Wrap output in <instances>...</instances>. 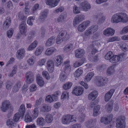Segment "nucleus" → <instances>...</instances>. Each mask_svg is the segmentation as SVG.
<instances>
[{
  "mask_svg": "<svg viewBox=\"0 0 128 128\" xmlns=\"http://www.w3.org/2000/svg\"><path fill=\"white\" fill-rule=\"evenodd\" d=\"M124 54L122 53L118 55H114L112 51L108 52L104 56L105 59L112 63L122 60L125 58Z\"/></svg>",
  "mask_w": 128,
  "mask_h": 128,
  "instance_id": "f257e3e1",
  "label": "nucleus"
},
{
  "mask_svg": "<svg viewBox=\"0 0 128 128\" xmlns=\"http://www.w3.org/2000/svg\"><path fill=\"white\" fill-rule=\"evenodd\" d=\"M128 21V16L126 14L120 12L114 15L112 17L111 21L112 23L120 22L126 23Z\"/></svg>",
  "mask_w": 128,
  "mask_h": 128,
  "instance_id": "f03ea898",
  "label": "nucleus"
},
{
  "mask_svg": "<svg viewBox=\"0 0 128 128\" xmlns=\"http://www.w3.org/2000/svg\"><path fill=\"white\" fill-rule=\"evenodd\" d=\"M76 118L74 115L67 114L62 116L61 122L64 124H68L71 122H76Z\"/></svg>",
  "mask_w": 128,
  "mask_h": 128,
  "instance_id": "7ed1b4c3",
  "label": "nucleus"
},
{
  "mask_svg": "<svg viewBox=\"0 0 128 128\" xmlns=\"http://www.w3.org/2000/svg\"><path fill=\"white\" fill-rule=\"evenodd\" d=\"M96 85L98 86H102L106 85L108 82V80L106 77L101 76H96L95 79Z\"/></svg>",
  "mask_w": 128,
  "mask_h": 128,
  "instance_id": "20e7f679",
  "label": "nucleus"
},
{
  "mask_svg": "<svg viewBox=\"0 0 128 128\" xmlns=\"http://www.w3.org/2000/svg\"><path fill=\"white\" fill-rule=\"evenodd\" d=\"M125 118L123 116L118 117L116 121V127L117 128H124L125 125Z\"/></svg>",
  "mask_w": 128,
  "mask_h": 128,
  "instance_id": "39448f33",
  "label": "nucleus"
},
{
  "mask_svg": "<svg viewBox=\"0 0 128 128\" xmlns=\"http://www.w3.org/2000/svg\"><path fill=\"white\" fill-rule=\"evenodd\" d=\"M25 78L27 84H30L32 82L34 78V73L31 71L27 72L26 74Z\"/></svg>",
  "mask_w": 128,
  "mask_h": 128,
  "instance_id": "423d86ee",
  "label": "nucleus"
},
{
  "mask_svg": "<svg viewBox=\"0 0 128 128\" xmlns=\"http://www.w3.org/2000/svg\"><path fill=\"white\" fill-rule=\"evenodd\" d=\"M90 23V21L89 20L83 22L78 26L77 28L78 30L80 32H83L89 26Z\"/></svg>",
  "mask_w": 128,
  "mask_h": 128,
  "instance_id": "0eeeda50",
  "label": "nucleus"
},
{
  "mask_svg": "<svg viewBox=\"0 0 128 128\" xmlns=\"http://www.w3.org/2000/svg\"><path fill=\"white\" fill-rule=\"evenodd\" d=\"M11 106V104L8 100H5L2 103V105L0 106V108L2 111L5 112L8 110Z\"/></svg>",
  "mask_w": 128,
  "mask_h": 128,
  "instance_id": "6e6552de",
  "label": "nucleus"
},
{
  "mask_svg": "<svg viewBox=\"0 0 128 128\" xmlns=\"http://www.w3.org/2000/svg\"><path fill=\"white\" fill-rule=\"evenodd\" d=\"M84 91L83 88L81 86L75 87L73 90L72 93L77 96H80L83 94Z\"/></svg>",
  "mask_w": 128,
  "mask_h": 128,
  "instance_id": "1a4fd4ad",
  "label": "nucleus"
},
{
  "mask_svg": "<svg viewBox=\"0 0 128 128\" xmlns=\"http://www.w3.org/2000/svg\"><path fill=\"white\" fill-rule=\"evenodd\" d=\"M54 63L53 61L49 60L47 62V68L50 72L52 73L54 70Z\"/></svg>",
  "mask_w": 128,
  "mask_h": 128,
  "instance_id": "9d476101",
  "label": "nucleus"
},
{
  "mask_svg": "<svg viewBox=\"0 0 128 128\" xmlns=\"http://www.w3.org/2000/svg\"><path fill=\"white\" fill-rule=\"evenodd\" d=\"M80 8L82 10L85 11H87L90 9V4L88 2H85L81 3L80 5Z\"/></svg>",
  "mask_w": 128,
  "mask_h": 128,
  "instance_id": "9b49d317",
  "label": "nucleus"
},
{
  "mask_svg": "<svg viewBox=\"0 0 128 128\" xmlns=\"http://www.w3.org/2000/svg\"><path fill=\"white\" fill-rule=\"evenodd\" d=\"M16 53V56L17 58L21 59L24 56L25 51L23 48H21L18 50Z\"/></svg>",
  "mask_w": 128,
  "mask_h": 128,
  "instance_id": "f8f14e48",
  "label": "nucleus"
},
{
  "mask_svg": "<svg viewBox=\"0 0 128 128\" xmlns=\"http://www.w3.org/2000/svg\"><path fill=\"white\" fill-rule=\"evenodd\" d=\"M59 36H58L56 39V42L59 44L63 41H66L69 39L70 36L69 34H67L62 38H59Z\"/></svg>",
  "mask_w": 128,
  "mask_h": 128,
  "instance_id": "ddd939ff",
  "label": "nucleus"
},
{
  "mask_svg": "<svg viewBox=\"0 0 128 128\" xmlns=\"http://www.w3.org/2000/svg\"><path fill=\"white\" fill-rule=\"evenodd\" d=\"M85 16L82 14H79L77 16L74 20V24L76 25L81 22L84 19Z\"/></svg>",
  "mask_w": 128,
  "mask_h": 128,
  "instance_id": "4468645a",
  "label": "nucleus"
},
{
  "mask_svg": "<svg viewBox=\"0 0 128 128\" xmlns=\"http://www.w3.org/2000/svg\"><path fill=\"white\" fill-rule=\"evenodd\" d=\"M114 91V90L112 89L105 94L104 99L106 102H108L111 98Z\"/></svg>",
  "mask_w": 128,
  "mask_h": 128,
  "instance_id": "2eb2a0df",
  "label": "nucleus"
},
{
  "mask_svg": "<svg viewBox=\"0 0 128 128\" xmlns=\"http://www.w3.org/2000/svg\"><path fill=\"white\" fill-rule=\"evenodd\" d=\"M115 32V30L110 28H108L105 30L103 32L104 34L106 36H113Z\"/></svg>",
  "mask_w": 128,
  "mask_h": 128,
  "instance_id": "dca6fc26",
  "label": "nucleus"
},
{
  "mask_svg": "<svg viewBox=\"0 0 128 128\" xmlns=\"http://www.w3.org/2000/svg\"><path fill=\"white\" fill-rule=\"evenodd\" d=\"M112 115H109L107 118L102 117L101 118L100 122H103L105 124H108L112 120Z\"/></svg>",
  "mask_w": 128,
  "mask_h": 128,
  "instance_id": "f3484780",
  "label": "nucleus"
},
{
  "mask_svg": "<svg viewBox=\"0 0 128 128\" xmlns=\"http://www.w3.org/2000/svg\"><path fill=\"white\" fill-rule=\"evenodd\" d=\"M98 93L96 91L94 90L90 92L88 95V98L89 100H94L98 96Z\"/></svg>",
  "mask_w": 128,
  "mask_h": 128,
  "instance_id": "a211bd4d",
  "label": "nucleus"
},
{
  "mask_svg": "<svg viewBox=\"0 0 128 128\" xmlns=\"http://www.w3.org/2000/svg\"><path fill=\"white\" fill-rule=\"evenodd\" d=\"M11 23V20L9 17L7 18L6 20L4 21V24L3 25V28L4 30H6L8 29Z\"/></svg>",
  "mask_w": 128,
  "mask_h": 128,
  "instance_id": "6ab92c4d",
  "label": "nucleus"
},
{
  "mask_svg": "<svg viewBox=\"0 0 128 128\" xmlns=\"http://www.w3.org/2000/svg\"><path fill=\"white\" fill-rule=\"evenodd\" d=\"M60 1V0H47L46 2V4L52 7L56 6Z\"/></svg>",
  "mask_w": 128,
  "mask_h": 128,
  "instance_id": "aec40b11",
  "label": "nucleus"
},
{
  "mask_svg": "<svg viewBox=\"0 0 128 128\" xmlns=\"http://www.w3.org/2000/svg\"><path fill=\"white\" fill-rule=\"evenodd\" d=\"M26 23H22L20 25V33L22 34H25L26 32Z\"/></svg>",
  "mask_w": 128,
  "mask_h": 128,
  "instance_id": "412c9836",
  "label": "nucleus"
},
{
  "mask_svg": "<svg viewBox=\"0 0 128 128\" xmlns=\"http://www.w3.org/2000/svg\"><path fill=\"white\" fill-rule=\"evenodd\" d=\"M85 53V52L83 49H79L75 51V52L76 57L78 58L82 57Z\"/></svg>",
  "mask_w": 128,
  "mask_h": 128,
  "instance_id": "4be33fe9",
  "label": "nucleus"
},
{
  "mask_svg": "<svg viewBox=\"0 0 128 128\" xmlns=\"http://www.w3.org/2000/svg\"><path fill=\"white\" fill-rule=\"evenodd\" d=\"M95 18L98 20L99 23L100 24L104 22L105 19V16L101 13L98 14L95 16Z\"/></svg>",
  "mask_w": 128,
  "mask_h": 128,
  "instance_id": "5701e85b",
  "label": "nucleus"
},
{
  "mask_svg": "<svg viewBox=\"0 0 128 128\" xmlns=\"http://www.w3.org/2000/svg\"><path fill=\"white\" fill-rule=\"evenodd\" d=\"M55 37L53 36L48 38L45 43L46 46L48 47L53 44L55 41Z\"/></svg>",
  "mask_w": 128,
  "mask_h": 128,
  "instance_id": "b1692460",
  "label": "nucleus"
},
{
  "mask_svg": "<svg viewBox=\"0 0 128 128\" xmlns=\"http://www.w3.org/2000/svg\"><path fill=\"white\" fill-rule=\"evenodd\" d=\"M48 11L47 10H45L42 12L40 15V16L39 19L41 22H44L45 19L47 16Z\"/></svg>",
  "mask_w": 128,
  "mask_h": 128,
  "instance_id": "393cba45",
  "label": "nucleus"
},
{
  "mask_svg": "<svg viewBox=\"0 0 128 128\" xmlns=\"http://www.w3.org/2000/svg\"><path fill=\"white\" fill-rule=\"evenodd\" d=\"M96 122V119H91L87 121L85 123L86 126L88 128L91 127L95 126Z\"/></svg>",
  "mask_w": 128,
  "mask_h": 128,
  "instance_id": "a878e982",
  "label": "nucleus"
},
{
  "mask_svg": "<svg viewBox=\"0 0 128 128\" xmlns=\"http://www.w3.org/2000/svg\"><path fill=\"white\" fill-rule=\"evenodd\" d=\"M51 109L50 106L46 104H44L42 105L40 108L41 112H45L49 111Z\"/></svg>",
  "mask_w": 128,
  "mask_h": 128,
  "instance_id": "bb28decb",
  "label": "nucleus"
},
{
  "mask_svg": "<svg viewBox=\"0 0 128 128\" xmlns=\"http://www.w3.org/2000/svg\"><path fill=\"white\" fill-rule=\"evenodd\" d=\"M56 60L55 61V65L57 66L60 65L63 62L62 57L60 56H57L56 58Z\"/></svg>",
  "mask_w": 128,
  "mask_h": 128,
  "instance_id": "cd10ccee",
  "label": "nucleus"
},
{
  "mask_svg": "<svg viewBox=\"0 0 128 128\" xmlns=\"http://www.w3.org/2000/svg\"><path fill=\"white\" fill-rule=\"evenodd\" d=\"M113 103V100H110L106 105V108L108 112L110 113L112 111L113 108L112 106Z\"/></svg>",
  "mask_w": 128,
  "mask_h": 128,
  "instance_id": "c85d7f7f",
  "label": "nucleus"
},
{
  "mask_svg": "<svg viewBox=\"0 0 128 128\" xmlns=\"http://www.w3.org/2000/svg\"><path fill=\"white\" fill-rule=\"evenodd\" d=\"M70 62L69 61H66L64 62L65 67L64 68V72H68L70 71L71 70V67L69 64Z\"/></svg>",
  "mask_w": 128,
  "mask_h": 128,
  "instance_id": "c756f323",
  "label": "nucleus"
},
{
  "mask_svg": "<svg viewBox=\"0 0 128 128\" xmlns=\"http://www.w3.org/2000/svg\"><path fill=\"white\" fill-rule=\"evenodd\" d=\"M21 83L20 81H18L16 82L12 88V91L14 92H16L18 90L21 86Z\"/></svg>",
  "mask_w": 128,
  "mask_h": 128,
  "instance_id": "7c9ffc66",
  "label": "nucleus"
},
{
  "mask_svg": "<svg viewBox=\"0 0 128 128\" xmlns=\"http://www.w3.org/2000/svg\"><path fill=\"white\" fill-rule=\"evenodd\" d=\"M18 112H19L21 115L22 118H23L25 112V106L24 104H22L20 106L18 110Z\"/></svg>",
  "mask_w": 128,
  "mask_h": 128,
  "instance_id": "2f4dec72",
  "label": "nucleus"
},
{
  "mask_svg": "<svg viewBox=\"0 0 128 128\" xmlns=\"http://www.w3.org/2000/svg\"><path fill=\"white\" fill-rule=\"evenodd\" d=\"M66 15L65 13L62 14L59 16L57 19V21L58 22H63L66 20Z\"/></svg>",
  "mask_w": 128,
  "mask_h": 128,
  "instance_id": "473e14b6",
  "label": "nucleus"
},
{
  "mask_svg": "<svg viewBox=\"0 0 128 128\" xmlns=\"http://www.w3.org/2000/svg\"><path fill=\"white\" fill-rule=\"evenodd\" d=\"M94 75L93 72H91L88 73L85 77L84 81L86 82L90 81Z\"/></svg>",
  "mask_w": 128,
  "mask_h": 128,
  "instance_id": "72a5a7b5",
  "label": "nucleus"
},
{
  "mask_svg": "<svg viewBox=\"0 0 128 128\" xmlns=\"http://www.w3.org/2000/svg\"><path fill=\"white\" fill-rule=\"evenodd\" d=\"M36 81L37 84L40 86H43L44 82L43 78L40 76H38L36 78Z\"/></svg>",
  "mask_w": 128,
  "mask_h": 128,
  "instance_id": "f704fd0d",
  "label": "nucleus"
},
{
  "mask_svg": "<svg viewBox=\"0 0 128 128\" xmlns=\"http://www.w3.org/2000/svg\"><path fill=\"white\" fill-rule=\"evenodd\" d=\"M38 42L36 40L34 41L28 46L27 49L28 51L32 50H34L37 46Z\"/></svg>",
  "mask_w": 128,
  "mask_h": 128,
  "instance_id": "c9c22d12",
  "label": "nucleus"
},
{
  "mask_svg": "<svg viewBox=\"0 0 128 128\" xmlns=\"http://www.w3.org/2000/svg\"><path fill=\"white\" fill-rule=\"evenodd\" d=\"M56 50L54 48L52 47L48 48L45 51V53L47 56H49L52 54Z\"/></svg>",
  "mask_w": 128,
  "mask_h": 128,
  "instance_id": "e433bc0d",
  "label": "nucleus"
},
{
  "mask_svg": "<svg viewBox=\"0 0 128 128\" xmlns=\"http://www.w3.org/2000/svg\"><path fill=\"white\" fill-rule=\"evenodd\" d=\"M82 70L81 68H80L75 71L74 74V76L76 78H78L82 74Z\"/></svg>",
  "mask_w": 128,
  "mask_h": 128,
  "instance_id": "4c0bfd02",
  "label": "nucleus"
},
{
  "mask_svg": "<svg viewBox=\"0 0 128 128\" xmlns=\"http://www.w3.org/2000/svg\"><path fill=\"white\" fill-rule=\"evenodd\" d=\"M120 47L121 49L124 52H126L128 50V45L126 43L122 42L120 45Z\"/></svg>",
  "mask_w": 128,
  "mask_h": 128,
  "instance_id": "58836bf2",
  "label": "nucleus"
},
{
  "mask_svg": "<svg viewBox=\"0 0 128 128\" xmlns=\"http://www.w3.org/2000/svg\"><path fill=\"white\" fill-rule=\"evenodd\" d=\"M53 120V118L52 115L48 114L46 116L45 120L48 123L51 122Z\"/></svg>",
  "mask_w": 128,
  "mask_h": 128,
  "instance_id": "ea45409f",
  "label": "nucleus"
},
{
  "mask_svg": "<svg viewBox=\"0 0 128 128\" xmlns=\"http://www.w3.org/2000/svg\"><path fill=\"white\" fill-rule=\"evenodd\" d=\"M100 108V105L96 106L95 107L94 110L93 115L94 116H97L99 114V110Z\"/></svg>",
  "mask_w": 128,
  "mask_h": 128,
  "instance_id": "a19ab883",
  "label": "nucleus"
},
{
  "mask_svg": "<svg viewBox=\"0 0 128 128\" xmlns=\"http://www.w3.org/2000/svg\"><path fill=\"white\" fill-rule=\"evenodd\" d=\"M98 28V26L96 25L92 26L88 28L90 32H92V34L96 32Z\"/></svg>",
  "mask_w": 128,
  "mask_h": 128,
  "instance_id": "79ce46f5",
  "label": "nucleus"
},
{
  "mask_svg": "<svg viewBox=\"0 0 128 128\" xmlns=\"http://www.w3.org/2000/svg\"><path fill=\"white\" fill-rule=\"evenodd\" d=\"M98 28V26L96 25L92 26L88 28L90 32H92V34L96 32Z\"/></svg>",
  "mask_w": 128,
  "mask_h": 128,
  "instance_id": "37998d69",
  "label": "nucleus"
},
{
  "mask_svg": "<svg viewBox=\"0 0 128 128\" xmlns=\"http://www.w3.org/2000/svg\"><path fill=\"white\" fill-rule=\"evenodd\" d=\"M66 78V73L64 72H62L59 76V80L62 82L64 81Z\"/></svg>",
  "mask_w": 128,
  "mask_h": 128,
  "instance_id": "c03bdc74",
  "label": "nucleus"
},
{
  "mask_svg": "<svg viewBox=\"0 0 128 128\" xmlns=\"http://www.w3.org/2000/svg\"><path fill=\"white\" fill-rule=\"evenodd\" d=\"M37 123L39 126L44 125L45 124L44 119L42 117L38 118L37 121Z\"/></svg>",
  "mask_w": 128,
  "mask_h": 128,
  "instance_id": "a18cd8bd",
  "label": "nucleus"
},
{
  "mask_svg": "<svg viewBox=\"0 0 128 128\" xmlns=\"http://www.w3.org/2000/svg\"><path fill=\"white\" fill-rule=\"evenodd\" d=\"M44 50L42 46H39L36 49L34 53L36 56L40 55L42 52Z\"/></svg>",
  "mask_w": 128,
  "mask_h": 128,
  "instance_id": "49530a36",
  "label": "nucleus"
},
{
  "mask_svg": "<svg viewBox=\"0 0 128 128\" xmlns=\"http://www.w3.org/2000/svg\"><path fill=\"white\" fill-rule=\"evenodd\" d=\"M72 85V83L70 82H68L64 84L62 86L64 89L67 90L70 89Z\"/></svg>",
  "mask_w": 128,
  "mask_h": 128,
  "instance_id": "de8ad7c7",
  "label": "nucleus"
},
{
  "mask_svg": "<svg viewBox=\"0 0 128 128\" xmlns=\"http://www.w3.org/2000/svg\"><path fill=\"white\" fill-rule=\"evenodd\" d=\"M73 45L70 44L66 45L64 48V50L66 52H68L71 50L73 47Z\"/></svg>",
  "mask_w": 128,
  "mask_h": 128,
  "instance_id": "09e8293b",
  "label": "nucleus"
},
{
  "mask_svg": "<svg viewBox=\"0 0 128 128\" xmlns=\"http://www.w3.org/2000/svg\"><path fill=\"white\" fill-rule=\"evenodd\" d=\"M61 92L59 90L55 92L52 95V96L55 101L57 100L58 99V97L60 95Z\"/></svg>",
  "mask_w": 128,
  "mask_h": 128,
  "instance_id": "8fccbe9b",
  "label": "nucleus"
},
{
  "mask_svg": "<svg viewBox=\"0 0 128 128\" xmlns=\"http://www.w3.org/2000/svg\"><path fill=\"white\" fill-rule=\"evenodd\" d=\"M35 20V17L33 16L29 17L27 20V24L30 26H32L33 25L32 22Z\"/></svg>",
  "mask_w": 128,
  "mask_h": 128,
  "instance_id": "3c124183",
  "label": "nucleus"
},
{
  "mask_svg": "<svg viewBox=\"0 0 128 128\" xmlns=\"http://www.w3.org/2000/svg\"><path fill=\"white\" fill-rule=\"evenodd\" d=\"M21 115L19 112H18L15 114L14 116L13 117L12 120L15 122H18L20 119Z\"/></svg>",
  "mask_w": 128,
  "mask_h": 128,
  "instance_id": "603ef678",
  "label": "nucleus"
},
{
  "mask_svg": "<svg viewBox=\"0 0 128 128\" xmlns=\"http://www.w3.org/2000/svg\"><path fill=\"white\" fill-rule=\"evenodd\" d=\"M14 122L12 119H8L6 121V124L9 126H14Z\"/></svg>",
  "mask_w": 128,
  "mask_h": 128,
  "instance_id": "864d4df0",
  "label": "nucleus"
},
{
  "mask_svg": "<svg viewBox=\"0 0 128 128\" xmlns=\"http://www.w3.org/2000/svg\"><path fill=\"white\" fill-rule=\"evenodd\" d=\"M43 101V99L41 97L38 100H36L35 102L34 106L36 107H38L41 104Z\"/></svg>",
  "mask_w": 128,
  "mask_h": 128,
  "instance_id": "5fc2aeb1",
  "label": "nucleus"
},
{
  "mask_svg": "<svg viewBox=\"0 0 128 128\" xmlns=\"http://www.w3.org/2000/svg\"><path fill=\"white\" fill-rule=\"evenodd\" d=\"M114 67L112 66L108 68L107 70V74H110L114 73Z\"/></svg>",
  "mask_w": 128,
  "mask_h": 128,
  "instance_id": "6e6d98bb",
  "label": "nucleus"
},
{
  "mask_svg": "<svg viewBox=\"0 0 128 128\" xmlns=\"http://www.w3.org/2000/svg\"><path fill=\"white\" fill-rule=\"evenodd\" d=\"M13 33V30L12 28L10 29L6 32L7 37L10 38H11Z\"/></svg>",
  "mask_w": 128,
  "mask_h": 128,
  "instance_id": "4d7b16f0",
  "label": "nucleus"
},
{
  "mask_svg": "<svg viewBox=\"0 0 128 128\" xmlns=\"http://www.w3.org/2000/svg\"><path fill=\"white\" fill-rule=\"evenodd\" d=\"M13 70L12 72L9 75L10 77L12 76L14 74H15L16 72V70L17 69V66H14L13 68Z\"/></svg>",
  "mask_w": 128,
  "mask_h": 128,
  "instance_id": "13d9d810",
  "label": "nucleus"
},
{
  "mask_svg": "<svg viewBox=\"0 0 128 128\" xmlns=\"http://www.w3.org/2000/svg\"><path fill=\"white\" fill-rule=\"evenodd\" d=\"M128 33V26H125L122 29L121 31L120 32V34H123Z\"/></svg>",
  "mask_w": 128,
  "mask_h": 128,
  "instance_id": "bf43d9fd",
  "label": "nucleus"
},
{
  "mask_svg": "<svg viewBox=\"0 0 128 128\" xmlns=\"http://www.w3.org/2000/svg\"><path fill=\"white\" fill-rule=\"evenodd\" d=\"M33 113V116L34 118H37L38 115V108H35L32 111Z\"/></svg>",
  "mask_w": 128,
  "mask_h": 128,
  "instance_id": "052dcab7",
  "label": "nucleus"
},
{
  "mask_svg": "<svg viewBox=\"0 0 128 128\" xmlns=\"http://www.w3.org/2000/svg\"><path fill=\"white\" fill-rule=\"evenodd\" d=\"M120 40V38L118 36H114L111 38H110L109 39V42H112L115 41H119Z\"/></svg>",
  "mask_w": 128,
  "mask_h": 128,
  "instance_id": "680f3d73",
  "label": "nucleus"
},
{
  "mask_svg": "<svg viewBox=\"0 0 128 128\" xmlns=\"http://www.w3.org/2000/svg\"><path fill=\"white\" fill-rule=\"evenodd\" d=\"M84 62V60H81L76 62L75 63L74 66L75 67L79 66L81 65Z\"/></svg>",
  "mask_w": 128,
  "mask_h": 128,
  "instance_id": "e2e57ef3",
  "label": "nucleus"
},
{
  "mask_svg": "<svg viewBox=\"0 0 128 128\" xmlns=\"http://www.w3.org/2000/svg\"><path fill=\"white\" fill-rule=\"evenodd\" d=\"M73 12L74 14H77L80 13V11L78 7L75 5L73 8Z\"/></svg>",
  "mask_w": 128,
  "mask_h": 128,
  "instance_id": "0e129e2a",
  "label": "nucleus"
},
{
  "mask_svg": "<svg viewBox=\"0 0 128 128\" xmlns=\"http://www.w3.org/2000/svg\"><path fill=\"white\" fill-rule=\"evenodd\" d=\"M42 75L47 80L49 79L50 78L48 72L46 71H43Z\"/></svg>",
  "mask_w": 128,
  "mask_h": 128,
  "instance_id": "69168bd1",
  "label": "nucleus"
},
{
  "mask_svg": "<svg viewBox=\"0 0 128 128\" xmlns=\"http://www.w3.org/2000/svg\"><path fill=\"white\" fill-rule=\"evenodd\" d=\"M25 121L26 122H31L32 121V117L28 114H27L25 116Z\"/></svg>",
  "mask_w": 128,
  "mask_h": 128,
  "instance_id": "338daca9",
  "label": "nucleus"
},
{
  "mask_svg": "<svg viewBox=\"0 0 128 128\" xmlns=\"http://www.w3.org/2000/svg\"><path fill=\"white\" fill-rule=\"evenodd\" d=\"M53 98V96L52 97L50 95H48L46 96L45 100L48 102H51L54 101Z\"/></svg>",
  "mask_w": 128,
  "mask_h": 128,
  "instance_id": "774afa93",
  "label": "nucleus"
}]
</instances>
